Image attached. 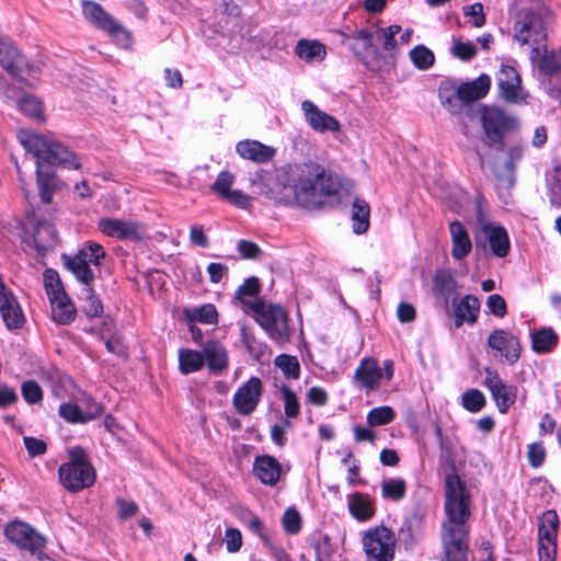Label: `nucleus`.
I'll list each match as a JSON object with an SVG mask.
<instances>
[{"instance_id": "f257e3e1", "label": "nucleus", "mask_w": 561, "mask_h": 561, "mask_svg": "<svg viewBox=\"0 0 561 561\" xmlns=\"http://www.w3.org/2000/svg\"><path fill=\"white\" fill-rule=\"evenodd\" d=\"M445 512L447 520L442 533L445 561H468L470 495L454 471L445 479Z\"/></svg>"}, {"instance_id": "f03ea898", "label": "nucleus", "mask_w": 561, "mask_h": 561, "mask_svg": "<svg viewBox=\"0 0 561 561\" xmlns=\"http://www.w3.org/2000/svg\"><path fill=\"white\" fill-rule=\"evenodd\" d=\"M551 12L540 0L530 8H522L514 23V41L530 48V60L546 51L547 30Z\"/></svg>"}, {"instance_id": "7ed1b4c3", "label": "nucleus", "mask_w": 561, "mask_h": 561, "mask_svg": "<svg viewBox=\"0 0 561 561\" xmlns=\"http://www.w3.org/2000/svg\"><path fill=\"white\" fill-rule=\"evenodd\" d=\"M18 139L26 152L43 164H58L76 170L81 167L77 156L67 147L37 133L21 129L18 131Z\"/></svg>"}, {"instance_id": "20e7f679", "label": "nucleus", "mask_w": 561, "mask_h": 561, "mask_svg": "<svg viewBox=\"0 0 561 561\" xmlns=\"http://www.w3.org/2000/svg\"><path fill=\"white\" fill-rule=\"evenodd\" d=\"M247 309L253 313L255 321L272 341L279 345L290 341L291 329L288 313L280 305L249 301L247 302Z\"/></svg>"}, {"instance_id": "39448f33", "label": "nucleus", "mask_w": 561, "mask_h": 561, "mask_svg": "<svg viewBox=\"0 0 561 561\" xmlns=\"http://www.w3.org/2000/svg\"><path fill=\"white\" fill-rule=\"evenodd\" d=\"M70 460L58 469L59 481L69 492H79L95 482V470L87 459L84 450L75 447L68 451Z\"/></svg>"}, {"instance_id": "423d86ee", "label": "nucleus", "mask_w": 561, "mask_h": 561, "mask_svg": "<svg viewBox=\"0 0 561 561\" xmlns=\"http://www.w3.org/2000/svg\"><path fill=\"white\" fill-rule=\"evenodd\" d=\"M84 19L95 28L107 33L121 47L128 48L133 44L131 33L107 13L98 2H81Z\"/></svg>"}, {"instance_id": "0eeeda50", "label": "nucleus", "mask_w": 561, "mask_h": 561, "mask_svg": "<svg viewBox=\"0 0 561 561\" xmlns=\"http://www.w3.org/2000/svg\"><path fill=\"white\" fill-rule=\"evenodd\" d=\"M363 548L370 561H392L396 550L394 533L385 527L376 526L366 530L362 538Z\"/></svg>"}, {"instance_id": "6e6552de", "label": "nucleus", "mask_w": 561, "mask_h": 561, "mask_svg": "<svg viewBox=\"0 0 561 561\" xmlns=\"http://www.w3.org/2000/svg\"><path fill=\"white\" fill-rule=\"evenodd\" d=\"M105 251L99 243H89L73 256H64L65 265L83 285H90L94 279L91 266H99Z\"/></svg>"}, {"instance_id": "1a4fd4ad", "label": "nucleus", "mask_w": 561, "mask_h": 561, "mask_svg": "<svg viewBox=\"0 0 561 561\" xmlns=\"http://www.w3.org/2000/svg\"><path fill=\"white\" fill-rule=\"evenodd\" d=\"M559 517L556 511H547L539 519L538 558L539 561H554Z\"/></svg>"}, {"instance_id": "9d476101", "label": "nucleus", "mask_w": 561, "mask_h": 561, "mask_svg": "<svg viewBox=\"0 0 561 561\" xmlns=\"http://www.w3.org/2000/svg\"><path fill=\"white\" fill-rule=\"evenodd\" d=\"M0 65L21 80L24 79V75L31 76L38 70L19 53L12 41L2 34H0Z\"/></svg>"}, {"instance_id": "9b49d317", "label": "nucleus", "mask_w": 561, "mask_h": 561, "mask_svg": "<svg viewBox=\"0 0 561 561\" xmlns=\"http://www.w3.org/2000/svg\"><path fill=\"white\" fill-rule=\"evenodd\" d=\"M99 229L111 238L129 241H141L148 237L147 226L139 221L102 218Z\"/></svg>"}, {"instance_id": "f8f14e48", "label": "nucleus", "mask_w": 561, "mask_h": 561, "mask_svg": "<svg viewBox=\"0 0 561 561\" xmlns=\"http://www.w3.org/2000/svg\"><path fill=\"white\" fill-rule=\"evenodd\" d=\"M516 121L497 107H485L482 113V126L492 144H502L503 134L515 127Z\"/></svg>"}, {"instance_id": "ddd939ff", "label": "nucleus", "mask_w": 561, "mask_h": 561, "mask_svg": "<svg viewBox=\"0 0 561 561\" xmlns=\"http://www.w3.org/2000/svg\"><path fill=\"white\" fill-rule=\"evenodd\" d=\"M263 386L259 377H251L233 394L232 403L241 415H250L260 403Z\"/></svg>"}, {"instance_id": "4468645a", "label": "nucleus", "mask_w": 561, "mask_h": 561, "mask_svg": "<svg viewBox=\"0 0 561 561\" xmlns=\"http://www.w3.org/2000/svg\"><path fill=\"white\" fill-rule=\"evenodd\" d=\"M7 538L23 549L35 553L45 546V539L28 524L23 522L10 523L5 527Z\"/></svg>"}, {"instance_id": "2eb2a0df", "label": "nucleus", "mask_w": 561, "mask_h": 561, "mask_svg": "<svg viewBox=\"0 0 561 561\" xmlns=\"http://www.w3.org/2000/svg\"><path fill=\"white\" fill-rule=\"evenodd\" d=\"M485 374L484 385L495 400L497 410L506 413L516 400V387L504 383L499 374L490 368H485Z\"/></svg>"}, {"instance_id": "dca6fc26", "label": "nucleus", "mask_w": 561, "mask_h": 561, "mask_svg": "<svg viewBox=\"0 0 561 561\" xmlns=\"http://www.w3.org/2000/svg\"><path fill=\"white\" fill-rule=\"evenodd\" d=\"M488 345L492 350L500 352L510 364H514L519 359V340L506 330H493L488 337Z\"/></svg>"}, {"instance_id": "f3484780", "label": "nucleus", "mask_w": 561, "mask_h": 561, "mask_svg": "<svg viewBox=\"0 0 561 561\" xmlns=\"http://www.w3.org/2000/svg\"><path fill=\"white\" fill-rule=\"evenodd\" d=\"M294 193L297 203L306 208H316L323 204L313 175L308 174L307 164L294 185Z\"/></svg>"}, {"instance_id": "a211bd4d", "label": "nucleus", "mask_w": 561, "mask_h": 561, "mask_svg": "<svg viewBox=\"0 0 561 561\" xmlns=\"http://www.w3.org/2000/svg\"><path fill=\"white\" fill-rule=\"evenodd\" d=\"M301 110L306 122L318 133H339L341 130L340 122L332 115L321 111L313 102L306 100L301 103Z\"/></svg>"}, {"instance_id": "6ab92c4d", "label": "nucleus", "mask_w": 561, "mask_h": 561, "mask_svg": "<svg viewBox=\"0 0 561 561\" xmlns=\"http://www.w3.org/2000/svg\"><path fill=\"white\" fill-rule=\"evenodd\" d=\"M383 377L382 369L373 357H365L355 369L353 381L367 393L377 390Z\"/></svg>"}, {"instance_id": "aec40b11", "label": "nucleus", "mask_w": 561, "mask_h": 561, "mask_svg": "<svg viewBox=\"0 0 561 561\" xmlns=\"http://www.w3.org/2000/svg\"><path fill=\"white\" fill-rule=\"evenodd\" d=\"M478 219L481 225V231L486 237L492 253L497 257H505L511 248L506 229L502 226H495L484 221L481 210L478 211Z\"/></svg>"}, {"instance_id": "412c9836", "label": "nucleus", "mask_w": 561, "mask_h": 561, "mask_svg": "<svg viewBox=\"0 0 561 561\" xmlns=\"http://www.w3.org/2000/svg\"><path fill=\"white\" fill-rule=\"evenodd\" d=\"M480 313V301L473 295H466L453 304L454 323L457 329L465 323L474 324Z\"/></svg>"}, {"instance_id": "4be33fe9", "label": "nucleus", "mask_w": 561, "mask_h": 561, "mask_svg": "<svg viewBox=\"0 0 561 561\" xmlns=\"http://www.w3.org/2000/svg\"><path fill=\"white\" fill-rule=\"evenodd\" d=\"M236 150L241 158L255 163L270 162L276 153L274 147L250 139L239 141L236 146Z\"/></svg>"}, {"instance_id": "5701e85b", "label": "nucleus", "mask_w": 561, "mask_h": 561, "mask_svg": "<svg viewBox=\"0 0 561 561\" xmlns=\"http://www.w3.org/2000/svg\"><path fill=\"white\" fill-rule=\"evenodd\" d=\"M0 313L8 330L21 329L25 323V317L14 294L0 297Z\"/></svg>"}, {"instance_id": "b1692460", "label": "nucleus", "mask_w": 561, "mask_h": 561, "mask_svg": "<svg viewBox=\"0 0 561 561\" xmlns=\"http://www.w3.org/2000/svg\"><path fill=\"white\" fill-rule=\"evenodd\" d=\"M496 79L500 95L508 102L516 101L520 91V77L517 70L511 66H502Z\"/></svg>"}, {"instance_id": "393cba45", "label": "nucleus", "mask_w": 561, "mask_h": 561, "mask_svg": "<svg viewBox=\"0 0 561 561\" xmlns=\"http://www.w3.org/2000/svg\"><path fill=\"white\" fill-rule=\"evenodd\" d=\"M253 471L262 483L275 485L279 481L282 466L276 458L263 455L255 458Z\"/></svg>"}, {"instance_id": "a878e982", "label": "nucleus", "mask_w": 561, "mask_h": 561, "mask_svg": "<svg viewBox=\"0 0 561 561\" xmlns=\"http://www.w3.org/2000/svg\"><path fill=\"white\" fill-rule=\"evenodd\" d=\"M449 232L451 238V256L457 260H463L472 250V242L465 226L454 220L449 224Z\"/></svg>"}, {"instance_id": "bb28decb", "label": "nucleus", "mask_w": 561, "mask_h": 561, "mask_svg": "<svg viewBox=\"0 0 561 561\" xmlns=\"http://www.w3.org/2000/svg\"><path fill=\"white\" fill-rule=\"evenodd\" d=\"M33 243L37 254L41 256H45L49 251H53L58 243L55 227L47 221H39L33 234Z\"/></svg>"}, {"instance_id": "cd10ccee", "label": "nucleus", "mask_w": 561, "mask_h": 561, "mask_svg": "<svg viewBox=\"0 0 561 561\" xmlns=\"http://www.w3.org/2000/svg\"><path fill=\"white\" fill-rule=\"evenodd\" d=\"M490 77L481 75L471 82L460 84L456 90V96L463 103H470L484 98L490 90Z\"/></svg>"}, {"instance_id": "c85d7f7f", "label": "nucleus", "mask_w": 561, "mask_h": 561, "mask_svg": "<svg viewBox=\"0 0 561 561\" xmlns=\"http://www.w3.org/2000/svg\"><path fill=\"white\" fill-rule=\"evenodd\" d=\"M343 44H346L354 55L364 64L365 54L369 50H376L373 44V33L368 30L362 28L353 32L352 34H343Z\"/></svg>"}, {"instance_id": "c756f323", "label": "nucleus", "mask_w": 561, "mask_h": 561, "mask_svg": "<svg viewBox=\"0 0 561 561\" xmlns=\"http://www.w3.org/2000/svg\"><path fill=\"white\" fill-rule=\"evenodd\" d=\"M347 505L351 515L359 522L370 519L376 513L374 501L368 494L359 492L350 494Z\"/></svg>"}, {"instance_id": "7c9ffc66", "label": "nucleus", "mask_w": 561, "mask_h": 561, "mask_svg": "<svg viewBox=\"0 0 561 561\" xmlns=\"http://www.w3.org/2000/svg\"><path fill=\"white\" fill-rule=\"evenodd\" d=\"M203 351V355L207 360V366L210 371L218 374L227 368V351L220 343L215 341H207Z\"/></svg>"}, {"instance_id": "2f4dec72", "label": "nucleus", "mask_w": 561, "mask_h": 561, "mask_svg": "<svg viewBox=\"0 0 561 561\" xmlns=\"http://www.w3.org/2000/svg\"><path fill=\"white\" fill-rule=\"evenodd\" d=\"M295 53L306 62L322 61L327 56V48L316 39L302 38L297 42Z\"/></svg>"}, {"instance_id": "473e14b6", "label": "nucleus", "mask_w": 561, "mask_h": 561, "mask_svg": "<svg viewBox=\"0 0 561 561\" xmlns=\"http://www.w3.org/2000/svg\"><path fill=\"white\" fill-rule=\"evenodd\" d=\"M36 178L41 199L45 204H49L55 192V172L45 169L44 164L36 160Z\"/></svg>"}, {"instance_id": "72a5a7b5", "label": "nucleus", "mask_w": 561, "mask_h": 561, "mask_svg": "<svg viewBox=\"0 0 561 561\" xmlns=\"http://www.w3.org/2000/svg\"><path fill=\"white\" fill-rule=\"evenodd\" d=\"M308 174L313 175L316 184L318 185V192L321 197L332 196L336 193V184L332 179V175L316 163L307 164Z\"/></svg>"}, {"instance_id": "f704fd0d", "label": "nucleus", "mask_w": 561, "mask_h": 561, "mask_svg": "<svg viewBox=\"0 0 561 561\" xmlns=\"http://www.w3.org/2000/svg\"><path fill=\"white\" fill-rule=\"evenodd\" d=\"M559 341L558 334L551 328H542L531 333V345L536 353H548Z\"/></svg>"}, {"instance_id": "c9c22d12", "label": "nucleus", "mask_w": 561, "mask_h": 561, "mask_svg": "<svg viewBox=\"0 0 561 561\" xmlns=\"http://www.w3.org/2000/svg\"><path fill=\"white\" fill-rule=\"evenodd\" d=\"M531 61L537 65L539 71L545 76L551 77L561 75V51H548L546 47V51H542V54Z\"/></svg>"}, {"instance_id": "e433bc0d", "label": "nucleus", "mask_w": 561, "mask_h": 561, "mask_svg": "<svg viewBox=\"0 0 561 561\" xmlns=\"http://www.w3.org/2000/svg\"><path fill=\"white\" fill-rule=\"evenodd\" d=\"M50 304L51 314L55 322L59 324H69L75 320L76 308L67 295L64 296V299L53 298Z\"/></svg>"}, {"instance_id": "4c0bfd02", "label": "nucleus", "mask_w": 561, "mask_h": 561, "mask_svg": "<svg viewBox=\"0 0 561 561\" xmlns=\"http://www.w3.org/2000/svg\"><path fill=\"white\" fill-rule=\"evenodd\" d=\"M185 318L191 322H201L204 324H216L218 322V312L213 304H205L201 307L186 308Z\"/></svg>"}, {"instance_id": "58836bf2", "label": "nucleus", "mask_w": 561, "mask_h": 561, "mask_svg": "<svg viewBox=\"0 0 561 561\" xmlns=\"http://www.w3.org/2000/svg\"><path fill=\"white\" fill-rule=\"evenodd\" d=\"M524 149L520 145L512 146L508 149V159L504 164L506 174H496V179L501 185L512 187L515 183L514 173L516 163L522 159Z\"/></svg>"}, {"instance_id": "ea45409f", "label": "nucleus", "mask_w": 561, "mask_h": 561, "mask_svg": "<svg viewBox=\"0 0 561 561\" xmlns=\"http://www.w3.org/2000/svg\"><path fill=\"white\" fill-rule=\"evenodd\" d=\"M180 370L185 374H192L203 368L205 357L203 353L190 348H182L179 352Z\"/></svg>"}, {"instance_id": "a19ab883", "label": "nucleus", "mask_w": 561, "mask_h": 561, "mask_svg": "<svg viewBox=\"0 0 561 561\" xmlns=\"http://www.w3.org/2000/svg\"><path fill=\"white\" fill-rule=\"evenodd\" d=\"M369 205L364 201L356 198L353 203V230L355 233H364L369 227Z\"/></svg>"}, {"instance_id": "79ce46f5", "label": "nucleus", "mask_w": 561, "mask_h": 561, "mask_svg": "<svg viewBox=\"0 0 561 561\" xmlns=\"http://www.w3.org/2000/svg\"><path fill=\"white\" fill-rule=\"evenodd\" d=\"M381 495L386 500L400 501L407 492V483L402 478H389L381 482Z\"/></svg>"}, {"instance_id": "37998d69", "label": "nucleus", "mask_w": 561, "mask_h": 561, "mask_svg": "<svg viewBox=\"0 0 561 561\" xmlns=\"http://www.w3.org/2000/svg\"><path fill=\"white\" fill-rule=\"evenodd\" d=\"M456 289V280L450 272L445 270L436 271L433 278V291L443 297H447Z\"/></svg>"}, {"instance_id": "c03bdc74", "label": "nucleus", "mask_w": 561, "mask_h": 561, "mask_svg": "<svg viewBox=\"0 0 561 561\" xmlns=\"http://www.w3.org/2000/svg\"><path fill=\"white\" fill-rule=\"evenodd\" d=\"M260 289H261L260 282L254 276L249 277L238 288V290H237V298L241 301V304L243 305V307H244L247 312L249 311V309H247V302H249V301H263L262 299L257 298Z\"/></svg>"}, {"instance_id": "a18cd8bd", "label": "nucleus", "mask_w": 561, "mask_h": 561, "mask_svg": "<svg viewBox=\"0 0 561 561\" xmlns=\"http://www.w3.org/2000/svg\"><path fill=\"white\" fill-rule=\"evenodd\" d=\"M274 364L282 370L288 379H298L300 375V364L296 356L280 354L275 357Z\"/></svg>"}, {"instance_id": "49530a36", "label": "nucleus", "mask_w": 561, "mask_h": 561, "mask_svg": "<svg viewBox=\"0 0 561 561\" xmlns=\"http://www.w3.org/2000/svg\"><path fill=\"white\" fill-rule=\"evenodd\" d=\"M396 417L394 410L389 405L378 407L371 409L367 413V423L369 426H381L391 423Z\"/></svg>"}, {"instance_id": "de8ad7c7", "label": "nucleus", "mask_w": 561, "mask_h": 561, "mask_svg": "<svg viewBox=\"0 0 561 561\" xmlns=\"http://www.w3.org/2000/svg\"><path fill=\"white\" fill-rule=\"evenodd\" d=\"M413 65L421 70L431 68L435 61V56L431 49L424 45H417L409 53Z\"/></svg>"}, {"instance_id": "09e8293b", "label": "nucleus", "mask_w": 561, "mask_h": 561, "mask_svg": "<svg viewBox=\"0 0 561 561\" xmlns=\"http://www.w3.org/2000/svg\"><path fill=\"white\" fill-rule=\"evenodd\" d=\"M82 290L84 295V301L82 306L83 312L89 318L100 317L103 313V306L101 300L94 294L90 285H84Z\"/></svg>"}, {"instance_id": "8fccbe9b", "label": "nucleus", "mask_w": 561, "mask_h": 561, "mask_svg": "<svg viewBox=\"0 0 561 561\" xmlns=\"http://www.w3.org/2000/svg\"><path fill=\"white\" fill-rule=\"evenodd\" d=\"M44 283L49 300L53 298L64 299L66 293L56 272L47 270L44 274Z\"/></svg>"}, {"instance_id": "3c124183", "label": "nucleus", "mask_w": 561, "mask_h": 561, "mask_svg": "<svg viewBox=\"0 0 561 561\" xmlns=\"http://www.w3.org/2000/svg\"><path fill=\"white\" fill-rule=\"evenodd\" d=\"M234 175L229 171H221L215 182L210 185V190L220 198L224 199L232 190L234 183Z\"/></svg>"}, {"instance_id": "603ef678", "label": "nucleus", "mask_w": 561, "mask_h": 561, "mask_svg": "<svg viewBox=\"0 0 561 561\" xmlns=\"http://www.w3.org/2000/svg\"><path fill=\"white\" fill-rule=\"evenodd\" d=\"M461 402L467 411L477 413L485 405V398L480 390L470 389L462 394Z\"/></svg>"}, {"instance_id": "864d4df0", "label": "nucleus", "mask_w": 561, "mask_h": 561, "mask_svg": "<svg viewBox=\"0 0 561 561\" xmlns=\"http://www.w3.org/2000/svg\"><path fill=\"white\" fill-rule=\"evenodd\" d=\"M18 105L20 111L25 115L37 119L42 118L43 107L41 101L33 95H26L19 101Z\"/></svg>"}, {"instance_id": "5fc2aeb1", "label": "nucleus", "mask_w": 561, "mask_h": 561, "mask_svg": "<svg viewBox=\"0 0 561 561\" xmlns=\"http://www.w3.org/2000/svg\"><path fill=\"white\" fill-rule=\"evenodd\" d=\"M280 392L283 394L286 416L290 419L297 417L300 411V407L295 392L291 391L287 386H283L280 388Z\"/></svg>"}, {"instance_id": "6e6d98bb", "label": "nucleus", "mask_w": 561, "mask_h": 561, "mask_svg": "<svg viewBox=\"0 0 561 561\" xmlns=\"http://www.w3.org/2000/svg\"><path fill=\"white\" fill-rule=\"evenodd\" d=\"M59 415L69 423H87L80 405L70 402L59 407Z\"/></svg>"}, {"instance_id": "4d7b16f0", "label": "nucleus", "mask_w": 561, "mask_h": 561, "mask_svg": "<svg viewBox=\"0 0 561 561\" xmlns=\"http://www.w3.org/2000/svg\"><path fill=\"white\" fill-rule=\"evenodd\" d=\"M21 392L28 404H36L43 400V390L34 380L24 381L21 386Z\"/></svg>"}, {"instance_id": "13d9d810", "label": "nucleus", "mask_w": 561, "mask_h": 561, "mask_svg": "<svg viewBox=\"0 0 561 561\" xmlns=\"http://www.w3.org/2000/svg\"><path fill=\"white\" fill-rule=\"evenodd\" d=\"M282 524L288 534H297L301 528V517L296 508H287L283 515Z\"/></svg>"}, {"instance_id": "bf43d9fd", "label": "nucleus", "mask_w": 561, "mask_h": 561, "mask_svg": "<svg viewBox=\"0 0 561 561\" xmlns=\"http://www.w3.org/2000/svg\"><path fill=\"white\" fill-rule=\"evenodd\" d=\"M85 422H89L102 414L103 408L92 397L83 396L80 402Z\"/></svg>"}, {"instance_id": "052dcab7", "label": "nucleus", "mask_w": 561, "mask_h": 561, "mask_svg": "<svg viewBox=\"0 0 561 561\" xmlns=\"http://www.w3.org/2000/svg\"><path fill=\"white\" fill-rule=\"evenodd\" d=\"M451 54L460 60H470L477 55V47L471 42L457 41L451 47Z\"/></svg>"}, {"instance_id": "680f3d73", "label": "nucleus", "mask_w": 561, "mask_h": 561, "mask_svg": "<svg viewBox=\"0 0 561 561\" xmlns=\"http://www.w3.org/2000/svg\"><path fill=\"white\" fill-rule=\"evenodd\" d=\"M222 201L234 207L248 209L251 206L252 197L240 190H231Z\"/></svg>"}, {"instance_id": "e2e57ef3", "label": "nucleus", "mask_w": 561, "mask_h": 561, "mask_svg": "<svg viewBox=\"0 0 561 561\" xmlns=\"http://www.w3.org/2000/svg\"><path fill=\"white\" fill-rule=\"evenodd\" d=\"M486 308L493 316L497 318H504L507 313L505 299L499 294H493L488 297Z\"/></svg>"}, {"instance_id": "0e129e2a", "label": "nucleus", "mask_w": 561, "mask_h": 561, "mask_svg": "<svg viewBox=\"0 0 561 561\" xmlns=\"http://www.w3.org/2000/svg\"><path fill=\"white\" fill-rule=\"evenodd\" d=\"M527 458L533 468L542 466L546 459V450L541 443H533L528 446Z\"/></svg>"}, {"instance_id": "69168bd1", "label": "nucleus", "mask_w": 561, "mask_h": 561, "mask_svg": "<svg viewBox=\"0 0 561 561\" xmlns=\"http://www.w3.org/2000/svg\"><path fill=\"white\" fill-rule=\"evenodd\" d=\"M227 550L231 553L238 552L242 546V535L237 528H228L225 534Z\"/></svg>"}, {"instance_id": "338daca9", "label": "nucleus", "mask_w": 561, "mask_h": 561, "mask_svg": "<svg viewBox=\"0 0 561 561\" xmlns=\"http://www.w3.org/2000/svg\"><path fill=\"white\" fill-rule=\"evenodd\" d=\"M400 32H401V26L398 24H393L388 27L378 30V33H381L385 38V43H383L385 50H392L397 47L396 35L399 34Z\"/></svg>"}, {"instance_id": "774afa93", "label": "nucleus", "mask_w": 561, "mask_h": 561, "mask_svg": "<svg viewBox=\"0 0 561 561\" xmlns=\"http://www.w3.org/2000/svg\"><path fill=\"white\" fill-rule=\"evenodd\" d=\"M465 14L472 18L471 24L474 27H481L485 23L483 5L480 2L473 3V4L465 8Z\"/></svg>"}]
</instances>
